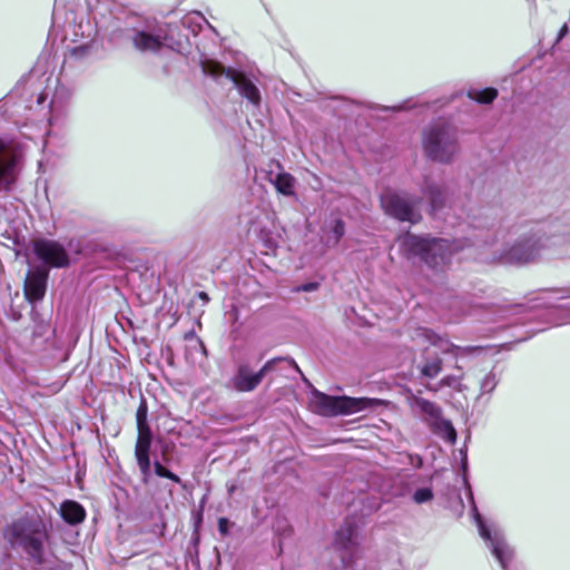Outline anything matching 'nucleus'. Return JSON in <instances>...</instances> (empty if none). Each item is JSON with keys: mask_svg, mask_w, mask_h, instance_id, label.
I'll use <instances>...</instances> for the list:
<instances>
[{"mask_svg": "<svg viewBox=\"0 0 570 570\" xmlns=\"http://www.w3.org/2000/svg\"><path fill=\"white\" fill-rule=\"evenodd\" d=\"M356 530L352 524H347L340 529L335 535V544L340 549H350L355 544Z\"/></svg>", "mask_w": 570, "mask_h": 570, "instance_id": "obj_19", "label": "nucleus"}, {"mask_svg": "<svg viewBox=\"0 0 570 570\" xmlns=\"http://www.w3.org/2000/svg\"><path fill=\"white\" fill-rule=\"evenodd\" d=\"M281 362H286L288 365L298 370L296 363L287 357L272 358L267 361L257 372H253L247 364H240L230 380V385L234 390L238 392H252L261 384L263 377L267 373L274 371L276 368V365Z\"/></svg>", "mask_w": 570, "mask_h": 570, "instance_id": "obj_5", "label": "nucleus"}, {"mask_svg": "<svg viewBox=\"0 0 570 570\" xmlns=\"http://www.w3.org/2000/svg\"><path fill=\"white\" fill-rule=\"evenodd\" d=\"M440 433L444 440H446L450 443H454L456 440V432L453 428V425L446 421L441 420L439 423Z\"/></svg>", "mask_w": 570, "mask_h": 570, "instance_id": "obj_24", "label": "nucleus"}, {"mask_svg": "<svg viewBox=\"0 0 570 570\" xmlns=\"http://www.w3.org/2000/svg\"><path fill=\"white\" fill-rule=\"evenodd\" d=\"M33 252L39 259L53 267H63L69 263L65 248L50 239H37L33 242Z\"/></svg>", "mask_w": 570, "mask_h": 570, "instance_id": "obj_11", "label": "nucleus"}, {"mask_svg": "<svg viewBox=\"0 0 570 570\" xmlns=\"http://www.w3.org/2000/svg\"><path fill=\"white\" fill-rule=\"evenodd\" d=\"M474 519L479 528L481 538L487 541L492 554L499 561L503 570H507L509 561L512 559L513 551L505 542L502 532L497 528L488 527L476 508H473Z\"/></svg>", "mask_w": 570, "mask_h": 570, "instance_id": "obj_8", "label": "nucleus"}, {"mask_svg": "<svg viewBox=\"0 0 570 570\" xmlns=\"http://www.w3.org/2000/svg\"><path fill=\"white\" fill-rule=\"evenodd\" d=\"M12 547L22 549L37 562L42 561L43 542L47 538L42 521L23 519L13 522L6 531Z\"/></svg>", "mask_w": 570, "mask_h": 570, "instance_id": "obj_4", "label": "nucleus"}, {"mask_svg": "<svg viewBox=\"0 0 570 570\" xmlns=\"http://www.w3.org/2000/svg\"><path fill=\"white\" fill-rule=\"evenodd\" d=\"M137 428H149L147 424V406L145 403H141L137 410Z\"/></svg>", "mask_w": 570, "mask_h": 570, "instance_id": "obj_28", "label": "nucleus"}, {"mask_svg": "<svg viewBox=\"0 0 570 570\" xmlns=\"http://www.w3.org/2000/svg\"><path fill=\"white\" fill-rule=\"evenodd\" d=\"M414 405L423 413L428 414L432 419H439L441 411L440 407L436 406L434 403L423 400V399H416L414 401Z\"/></svg>", "mask_w": 570, "mask_h": 570, "instance_id": "obj_23", "label": "nucleus"}, {"mask_svg": "<svg viewBox=\"0 0 570 570\" xmlns=\"http://www.w3.org/2000/svg\"><path fill=\"white\" fill-rule=\"evenodd\" d=\"M468 96L480 104H490L497 98L498 91L494 88L472 89L468 92Z\"/></svg>", "mask_w": 570, "mask_h": 570, "instance_id": "obj_21", "label": "nucleus"}, {"mask_svg": "<svg viewBox=\"0 0 570 570\" xmlns=\"http://www.w3.org/2000/svg\"><path fill=\"white\" fill-rule=\"evenodd\" d=\"M401 246L410 255L417 256L435 275L445 273L451 266L453 255L463 248L456 240L411 234L401 239Z\"/></svg>", "mask_w": 570, "mask_h": 570, "instance_id": "obj_1", "label": "nucleus"}, {"mask_svg": "<svg viewBox=\"0 0 570 570\" xmlns=\"http://www.w3.org/2000/svg\"><path fill=\"white\" fill-rule=\"evenodd\" d=\"M48 273L42 268H36L27 274L24 282V295L28 301H41L47 288Z\"/></svg>", "mask_w": 570, "mask_h": 570, "instance_id": "obj_13", "label": "nucleus"}, {"mask_svg": "<svg viewBox=\"0 0 570 570\" xmlns=\"http://www.w3.org/2000/svg\"><path fill=\"white\" fill-rule=\"evenodd\" d=\"M151 445V431L150 428L138 429V438L135 448V455L137 459L138 466L147 479L150 474V459L149 450Z\"/></svg>", "mask_w": 570, "mask_h": 570, "instance_id": "obj_14", "label": "nucleus"}, {"mask_svg": "<svg viewBox=\"0 0 570 570\" xmlns=\"http://www.w3.org/2000/svg\"><path fill=\"white\" fill-rule=\"evenodd\" d=\"M416 340L420 344L434 346L442 353H451L455 358L464 357L478 351L476 347H461L451 343L448 338L440 336L429 328H419Z\"/></svg>", "mask_w": 570, "mask_h": 570, "instance_id": "obj_10", "label": "nucleus"}, {"mask_svg": "<svg viewBox=\"0 0 570 570\" xmlns=\"http://www.w3.org/2000/svg\"><path fill=\"white\" fill-rule=\"evenodd\" d=\"M229 529V522L226 518H220L218 520V530L223 535H226L228 533Z\"/></svg>", "mask_w": 570, "mask_h": 570, "instance_id": "obj_31", "label": "nucleus"}, {"mask_svg": "<svg viewBox=\"0 0 570 570\" xmlns=\"http://www.w3.org/2000/svg\"><path fill=\"white\" fill-rule=\"evenodd\" d=\"M497 383L498 381L493 373L487 374L480 383L481 394L491 393L495 389Z\"/></svg>", "mask_w": 570, "mask_h": 570, "instance_id": "obj_25", "label": "nucleus"}, {"mask_svg": "<svg viewBox=\"0 0 570 570\" xmlns=\"http://www.w3.org/2000/svg\"><path fill=\"white\" fill-rule=\"evenodd\" d=\"M422 148L428 158L451 163L460 151L456 131L445 124L432 125L422 134Z\"/></svg>", "mask_w": 570, "mask_h": 570, "instance_id": "obj_3", "label": "nucleus"}, {"mask_svg": "<svg viewBox=\"0 0 570 570\" xmlns=\"http://www.w3.org/2000/svg\"><path fill=\"white\" fill-rule=\"evenodd\" d=\"M568 33V26L563 24L558 35V41H560Z\"/></svg>", "mask_w": 570, "mask_h": 570, "instance_id": "obj_33", "label": "nucleus"}, {"mask_svg": "<svg viewBox=\"0 0 570 570\" xmlns=\"http://www.w3.org/2000/svg\"><path fill=\"white\" fill-rule=\"evenodd\" d=\"M155 473L158 475V476H161V478H167L176 483H179L180 482V479L174 474L173 472H170L169 470H167L165 466H163L159 462H156L155 463Z\"/></svg>", "mask_w": 570, "mask_h": 570, "instance_id": "obj_27", "label": "nucleus"}, {"mask_svg": "<svg viewBox=\"0 0 570 570\" xmlns=\"http://www.w3.org/2000/svg\"><path fill=\"white\" fill-rule=\"evenodd\" d=\"M463 374L461 375H446L433 389L438 391L442 387H451L456 392H464L468 387L462 383Z\"/></svg>", "mask_w": 570, "mask_h": 570, "instance_id": "obj_20", "label": "nucleus"}, {"mask_svg": "<svg viewBox=\"0 0 570 570\" xmlns=\"http://www.w3.org/2000/svg\"><path fill=\"white\" fill-rule=\"evenodd\" d=\"M165 42L164 33L158 30L156 32L150 31H136L132 36V43L135 48L141 52H156Z\"/></svg>", "mask_w": 570, "mask_h": 570, "instance_id": "obj_16", "label": "nucleus"}, {"mask_svg": "<svg viewBox=\"0 0 570 570\" xmlns=\"http://www.w3.org/2000/svg\"><path fill=\"white\" fill-rule=\"evenodd\" d=\"M423 193L430 199L433 209L441 207L445 200L444 189L441 185L426 179L423 185Z\"/></svg>", "mask_w": 570, "mask_h": 570, "instance_id": "obj_18", "label": "nucleus"}, {"mask_svg": "<svg viewBox=\"0 0 570 570\" xmlns=\"http://www.w3.org/2000/svg\"><path fill=\"white\" fill-rule=\"evenodd\" d=\"M442 371V361L440 357L428 360L422 366L421 373L430 379H433Z\"/></svg>", "mask_w": 570, "mask_h": 570, "instance_id": "obj_22", "label": "nucleus"}, {"mask_svg": "<svg viewBox=\"0 0 570 570\" xmlns=\"http://www.w3.org/2000/svg\"><path fill=\"white\" fill-rule=\"evenodd\" d=\"M186 21L188 22H191V21H195L197 22L198 24H200V22H205V23H208L206 21V19L199 13V12H193V13H189L187 17H186Z\"/></svg>", "mask_w": 570, "mask_h": 570, "instance_id": "obj_30", "label": "nucleus"}, {"mask_svg": "<svg viewBox=\"0 0 570 570\" xmlns=\"http://www.w3.org/2000/svg\"><path fill=\"white\" fill-rule=\"evenodd\" d=\"M381 206L385 214L402 220L416 223L420 220V215L415 209V205L407 197L386 190L381 195Z\"/></svg>", "mask_w": 570, "mask_h": 570, "instance_id": "obj_9", "label": "nucleus"}, {"mask_svg": "<svg viewBox=\"0 0 570 570\" xmlns=\"http://www.w3.org/2000/svg\"><path fill=\"white\" fill-rule=\"evenodd\" d=\"M60 515L69 524H78L85 520L86 511L76 501L67 500L60 505Z\"/></svg>", "mask_w": 570, "mask_h": 570, "instance_id": "obj_17", "label": "nucleus"}, {"mask_svg": "<svg viewBox=\"0 0 570 570\" xmlns=\"http://www.w3.org/2000/svg\"><path fill=\"white\" fill-rule=\"evenodd\" d=\"M383 402L379 399L331 396L314 390L309 397V409L323 416L352 415L374 409Z\"/></svg>", "mask_w": 570, "mask_h": 570, "instance_id": "obj_2", "label": "nucleus"}, {"mask_svg": "<svg viewBox=\"0 0 570 570\" xmlns=\"http://www.w3.org/2000/svg\"><path fill=\"white\" fill-rule=\"evenodd\" d=\"M276 167L279 169L277 173L269 170L267 174V180L275 187L277 193L286 197H294L296 195V178L283 170L279 163H276Z\"/></svg>", "mask_w": 570, "mask_h": 570, "instance_id": "obj_15", "label": "nucleus"}, {"mask_svg": "<svg viewBox=\"0 0 570 570\" xmlns=\"http://www.w3.org/2000/svg\"><path fill=\"white\" fill-rule=\"evenodd\" d=\"M333 234H334V237H335V243H338L340 239L344 236L345 234V224L342 219H336L335 220V224L333 226V229H332Z\"/></svg>", "mask_w": 570, "mask_h": 570, "instance_id": "obj_29", "label": "nucleus"}, {"mask_svg": "<svg viewBox=\"0 0 570 570\" xmlns=\"http://www.w3.org/2000/svg\"><path fill=\"white\" fill-rule=\"evenodd\" d=\"M433 499V491L431 488H421L413 493V500L417 504L429 502Z\"/></svg>", "mask_w": 570, "mask_h": 570, "instance_id": "obj_26", "label": "nucleus"}, {"mask_svg": "<svg viewBox=\"0 0 570 570\" xmlns=\"http://www.w3.org/2000/svg\"><path fill=\"white\" fill-rule=\"evenodd\" d=\"M16 154L11 145L0 139V190L7 189L14 180Z\"/></svg>", "mask_w": 570, "mask_h": 570, "instance_id": "obj_12", "label": "nucleus"}, {"mask_svg": "<svg viewBox=\"0 0 570 570\" xmlns=\"http://www.w3.org/2000/svg\"><path fill=\"white\" fill-rule=\"evenodd\" d=\"M203 71L213 77L225 76L234 82L243 97H245L254 105L259 104L261 94L258 88L242 72L230 68L226 69L224 66L216 61H205L203 63Z\"/></svg>", "mask_w": 570, "mask_h": 570, "instance_id": "obj_7", "label": "nucleus"}, {"mask_svg": "<svg viewBox=\"0 0 570 570\" xmlns=\"http://www.w3.org/2000/svg\"><path fill=\"white\" fill-rule=\"evenodd\" d=\"M236 490V485L235 484H230L228 485V492L232 494L234 491Z\"/></svg>", "mask_w": 570, "mask_h": 570, "instance_id": "obj_34", "label": "nucleus"}, {"mask_svg": "<svg viewBox=\"0 0 570 570\" xmlns=\"http://www.w3.org/2000/svg\"><path fill=\"white\" fill-rule=\"evenodd\" d=\"M317 288V284L316 283H309V284H305L302 289L305 291V292H312L314 289Z\"/></svg>", "mask_w": 570, "mask_h": 570, "instance_id": "obj_32", "label": "nucleus"}, {"mask_svg": "<svg viewBox=\"0 0 570 570\" xmlns=\"http://www.w3.org/2000/svg\"><path fill=\"white\" fill-rule=\"evenodd\" d=\"M540 239L533 236L522 237L512 244H505L498 261L508 265H524L533 262L540 253Z\"/></svg>", "mask_w": 570, "mask_h": 570, "instance_id": "obj_6", "label": "nucleus"}]
</instances>
